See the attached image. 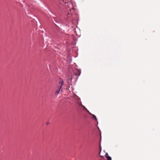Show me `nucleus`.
Wrapping results in <instances>:
<instances>
[{
	"label": "nucleus",
	"mask_w": 160,
	"mask_h": 160,
	"mask_svg": "<svg viewBox=\"0 0 160 160\" xmlns=\"http://www.w3.org/2000/svg\"><path fill=\"white\" fill-rule=\"evenodd\" d=\"M63 84V82L62 81L59 82V85L56 91L55 95H57L59 93L61 92L62 91V85Z\"/></svg>",
	"instance_id": "obj_2"
},
{
	"label": "nucleus",
	"mask_w": 160,
	"mask_h": 160,
	"mask_svg": "<svg viewBox=\"0 0 160 160\" xmlns=\"http://www.w3.org/2000/svg\"><path fill=\"white\" fill-rule=\"evenodd\" d=\"M82 106V107H83L84 108H85V109H86V110H87V109L85 108V107H84V106Z\"/></svg>",
	"instance_id": "obj_6"
},
{
	"label": "nucleus",
	"mask_w": 160,
	"mask_h": 160,
	"mask_svg": "<svg viewBox=\"0 0 160 160\" xmlns=\"http://www.w3.org/2000/svg\"><path fill=\"white\" fill-rule=\"evenodd\" d=\"M69 4L72 5L70 3H69Z\"/></svg>",
	"instance_id": "obj_9"
},
{
	"label": "nucleus",
	"mask_w": 160,
	"mask_h": 160,
	"mask_svg": "<svg viewBox=\"0 0 160 160\" xmlns=\"http://www.w3.org/2000/svg\"><path fill=\"white\" fill-rule=\"evenodd\" d=\"M49 122H47L46 124L47 125H48V124H49Z\"/></svg>",
	"instance_id": "obj_7"
},
{
	"label": "nucleus",
	"mask_w": 160,
	"mask_h": 160,
	"mask_svg": "<svg viewBox=\"0 0 160 160\" xmlns=\"http://www.w3.org/2000/svg\"><path fill=\"white\" fill-rule=\"evenodd\" d=\"M81 71L78 70L76 69L74 71L73 74H71L70 77H68L69 81H71L72 79L75 78L77 79L78 77L80 75Z\"/></svg>",
	"instance_id": "obj_1"
},
{
	"label": "nucleus",
	"mask_w": 160,
	"mask_h": 160,
	"mask_svg": "<svg viewBox=\"0 0 160 160\" xmlns=\"http://www.w3.org/2000/svg\"><path fill=\"white\" fill-rule=\"evenodd\" d=\"M89 112V113L90 114H91V115H92V118H94V119H95V120H97V118H96V116H95V115H93V114H91V113H90V112Z\"/></svg>",
	"instance_id": "obj_3"
},
{
	"label": "nucleus",
	"mask_w": 160,
	"mask_h": 160,
	"mask_svg": "<svg viewBox=\"0 0 160 160\" xmlns=\"http://www.w3.org/2000/svg\"><path fill=\"white\" fill-rule=\"evenodd\" d=\"M108 156H108V153H106V158H107V157H108Z\"/></svg>",
	"instance_id": "obj_5"
},
{
	"label": "nucleus",
	"mask_w": 160,
	"mask_h": 160,
	"mask_svg": "<svg viewBox=\"0 0 160 160\" xmlns=\"http://www.w3.org/2000/svg\"><path fill=\"white\" fill-rule=\"evenodd\" d=\"M107 160H111L112 159L111 157L109 156H108L107 157Z\"/></svg>",
	"instance_id": "obj_4"
},
{
	"label": "nucleus",
	"mask_w": 160,
	"mask_h": 160,
	"mask_svg": "<svg viewBox=\"0 0 160 160\" xmlns=\"http://www.w3.org/2000/svg\"><path fill=\"white\" fill-rule=\"evenodd\" d=\"M99 154H100V157H102V156H101V155H100V153H99Z\"/></svg>",
	"instance_id": "obj_8"
}]
</instances>
